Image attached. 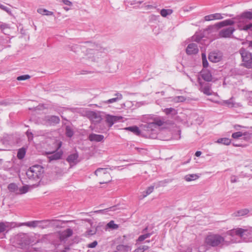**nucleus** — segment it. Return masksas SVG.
<instances>
[{"mask_svg": "<svg viewBox=\"0 0 252 252\" xmlns=\"http://www.w3.org/2000/svg\"><path fill=\"white\" fill-rule=\"evenodd\" d=\"M111 171V169L108 168H99L95 171L94 174L97 177L99 183L106 184L111 181L112 178Z\"/></svg>", "mask_w": 252, "mask_h": 252, "instance_id": "1", "label": "nucleus"}, {"mask_svg": "<svg viewBox=\"0 0 252 252\" xmlns=\"http://www.w3.org/2000/svg\"><path fill=\"white\" fill-rule=\"evenodd\" d=\"M224 239L221 236L211 233L208 235L205 239V244L211 247H217L222 243Z\"/></svg>", "mask_w": 252, "mask_h": 252, "instance_id": "2", "label": "nucleus"}, {"mask_svg": "<svg viewBox=\"0 0 252 252\" xmlns=\"http://www.w3.org/2000/svg\"><path fill=\"white\" fill-rule=\"evenodd\" d=\"M43 172V169L41 165H35L32 166L27 171L26 174L30 179H39Z\"/></svg>", "mask_w": 252, "mask_h": 252, "instance_id": "3", "label": "nucleus"}, {"mask_svg": "<svg viewBox=\"0 0 252 252\" xmlns=\"http://www.w3.org/2000/svg\"><path fill=\"white\" fill-rule=\"evenodd\" d=\"M240 53L242 58L243 65L247 68L252 67V54L243 48L240 49Z\"/></svg>", "mask_w": 252, "mask_h": 252, "instance_id": "4", "label": "nucleus"}, {"mask_svg": "<svg viewBox=\"0 0 252 252\" xmlns=\"http://www.w3.org/2000/svg\"><path fill=\"white\" fill-rule=\"evenodd\" d=\"M228 234L231 236L236 235L241 238H242L244 235L250 234L249 229L242 228H237L230 230L228 232Z\"/></svg>", "mask_w": 252, "mask_h": 252, "instance_id": "5", "label": "nucleus"}, {"mask_svg": "<svg viewBox=\"0 0 252 252\" xmlns=\"http://www.w3.org/2000/svg\"><path fill=\"white\" fill-rule=\"evenodd\" d=\"M87 116L89 119L93 123H99L102 118L99 114L93 111H89L87 113Z\"/></svg>", "mask_w": 252, "mask_h": 252, "instance_id": "6", "label": "nucleus"}, {"mask_svg": "<svg viewBox=\"0 0 252 252\" xmlns=\"http://www.w3.org/2000/svg\"><path fill=\"white\" fill-rule=\"evenodd\" d=\"M234 31V28L232 27L223 29L220 32L219 36L223 38L230 37Z\"/></svg>", "mask_w": 252, "mask_h": 252, "instance_id": "7", "label": "nucleus"}, {"mask_svg": "<svg viewBox=\"0 0 252 252\" xmlns=\"http://www.w3.org/2000/svg\"><path fill=\"white\" fill-rule=\"evenodd\" d=\"M73 234V231L70 228H67L63 231L58 232L59 236L61 240H63L71 236Z\"/></svg>", "mask_w": 252, "mask_h": 252, "instance_id": "8", "label": "nucleus"}, {"mask_svg": "<svg viewBox=\"0 0 252 252\" xmlns=\"http://www.w3.org/2000/svg\"><path fill=\"white\" fill-rule=\"evenodd\" d=\"M209 60L213 63H217L220 61L221 55L220 53L212 52L209 55Z\"/></svg>", "mask_w": 252, "mask_h": 252, "instance_id": "9", "label": "nucleus"}, {"mask_svg": "<svg viewBox=\"0 0 252 252\" xmlns=\"http://www.w3.org/2000/svg\"><path fill=\"white\" fill-rule=\"evenodd\" d=\"M198 49L196 44H189L186 49V52L189 55L195 54L198 53Z\"/></svg>", "mask_w": 252, "mask_h": 252, "instance_id": "10", "label": "nucleus"}, {"mask_svg": "<svg viewBox=\"0 0 252 252\" xmlns=\"http://www.w3.org/2000/svg\"><path fill=\"white\" fill-rule=\"evenodd\" d=\"M78 155L77 153H74L70 155L67 158L66 160L70 165H73L78 162Z\"/></svg>", "mask_w": 252, "mask_h": 252, "instance_id": "11", "label": "nucleus"}, {"mask_svg": "<svg viewBox=\"0 0 252 252\" xmlns=\"http://www.w3.org/2000/svg\"><path fill=\"white\" fill-rule=\"evenodd\" d=\"M122 118V117L107 115L106 117V121L107 123L109 124L110 126H111L115 122L120 120Z\"/></svg>", "mask_w": 252, "mask_h": 252, "instance_id": "12", "label": "nucleus"}, {"mask_svg": "<svg viewBox=\"0 0 252 252\" xmlns=\"http://www.w3.org/2000/svg\"><path fill=\"white\" fill-rule=\"evenodd\" d=\"M104 139V136L100 134L92 133L89 136V139L91 141L100 142Z\"/></svg>", "mask_w": 252, "mask_h": 252, "instance_id": "13", "label": "nucleus"}, {"mask_svg": "<svg viewBox=\"0 0 252 252\" xmlns=\"http://www.w3.org/2000/svg\"><path fill=\"white\" fill-rule=\"evenodd\" d=\"M202 78L208 82L211 81L212 80V75L211 72L208 70H204L201 72Z\"/></svg>", "mask_w": 252, "mask_h": 252, "instance_id": "14", "label": "nucleus"}, {"mask_svg": "<svg viewBox=\"0 0 252 252\" xmlns=\"http://www.w3.org/2000/svg\"><path fill=\"white\" fill-rule=\"evenodd\" d=\"M124 129L126 130H129L137 135H139L140 134V131L137 126L127 127Z\"/></svg>", "mask_w": 252, "mask_h": 252, "instance_id": "15", "label": "nucleus"}, {"mask_svg": "<svg viewBox=\"0 0 252 252\" xmlns=\"http://www.w3.org/2000/svg\"><path fill=\"white\" fill-rule=\"evenodd\" d=\"M8 189L11 192H15L18 194V188L17 186L14 183H11L8 186Z\"/></svg>", "mask_w": 252, "mask_h": 252, "instance_id": "16", "label": "nucleus"}, {"mask_svg": "<svg viewBox=\"0 0 252 252\" xmlns=\"http://www.w3.org/2000/svg\"><path fill=\"white\" fill-rule=\"evenodd\" d=\"M198 177V176L196 174H189L185 177V180L187 182H190L197 179Z\"/></svg>", "mask_w": 252, "mask_h": 252, "instance_id": "17", "label": "nucleus"}, {"mask_svg": "<svg viewBox=\"0 0 252 252\" xmlns=\"http://www.w3.org/2000/svg\"><path fill=\"white\" fill-rule=\"evenodd\" d=\"M48 121L51 125H55L59 123L60 120L58 117L52 116L48 119Z\"/></svg>", "mask_w": 252, "mask_h": 252, "instance_id": "18", "label": "nucleus"}, {"mask_svg": "<svg viewBox=\"0 0 252 252\" xmlns=\"http://www.w3.org/2000/svg\"><path fill=\"white\" fill-rule=\"evenodd\" d=\"M151 235V233H146L145 234L141 235L139 236L138 239L136 240V243H140L145 240L146 239L149 238Z\"/></svg>", "mask_w": 252, "mask_h": 252, "instance_id": "19", "label": "nucleus"}, {"mask_svg": "<svg viewBox=\"0 0 252 252\" xmlns=\"http://www.w3.org/2000/svg\"><path fill=\"white\" fill-rule=\"evenodd\" d=\"M37 12L40 14L45 15H52L53 14V12L48 11L47 10L42 8L38 9Z\"/></svg>", "mask_w": 252, "mask_h": 252, "instance_id": "20", "label": "nucleus"}, {"mask_svg": "<svg viewBox=\"0 0 252 252\" xmlns=\"http://www.w3.org/2000/svg\"><path fill=\"white\" fill-rule=\"evenodd\" d=\"M116 95L117 96L116 97L109 99L108 100H107L105 102V103H111L115 102L117 101L118 100L122 99V95L121 94H116Z\"/></svg>", "mask_w": 252, "mask_h": 252, "instance_id": "21", "label": "nucleus"}, {"mask_svg": "<svg viewBox=\"0 0 252 252\" xmlns=\"http://www.w3.org/2000/svg\"><path fill=\"white\" fill-rule=\"evenodd\" d=\"M218 143H222L226 145H229L231 143V140L227 138H219L217 140Z\"/></svg>", "mask_w": 252, "mask_h": 252, "instance_id": "22", "label": "nucleus"}, {"mask_svg": "<svg viewBox=\"0 0 252 252\" xmlns=\"http://www.w3.org/2000/svg\"><path fill=\"white\" fill-rule=\"evenodd\" d=\"M149 247L146 245H141L135 249L133 252H144L148 250Z\"/></svg>", "mask_w": 252, "mask_h": 252, "instance_id": "23", "label": "nucleus"}, {"mask_svg": "<svg viewBox=\"0 0 252 252\" xmlns=\"http://www.w3.org/2000/svg\"><path fill=\"white\" fill-rule=\"evenodd\" d=\"M154 190V186H152L148 187L145 191L143 192V197H145L153 192Z\"/></svg>", "mask_w": 252, "mask_h": 252, "instance_id": "24", "label": "nucleus"}, {"mask_svg": "<svg viewBox=\"0 0 252 252\" xmlns=\"http://www.w3.org/2000/svg\"><path fill=\"white\" fill-rule=\"evenodd\" d=\"M62 156V152H58L49 157L50 160L60 159Z\"/></svg>", "mask_w": 252, "mask_h": 252, "instance_id": "25", "label": "nucleus"}, {"mask_svg": "<svg viewBox=\"0 0 252 252\" xmlns=\"http://www.w3.org/2000/svg\"><path fill=\"white\" fill-rule=\"evenodd\" d=\"M25 154H26L25 149H24V148L20 149L18 150V152L17 153V158L20 159H23L25 156Z\"/></svg>", "mask_w": 252, "mask_h": 252, "instance_id": "26", "label": "nucleus"}, {"mask_svg": "<svg viewBox=\"0 0 252 252\" xmlns=\"http://www.w3.org/2000/svg\"><path fill=\"white\" fill-rule=\"evenodd\" d=\"M202 91L203 92L204 94L208 95H210L212 94V92L211 90V87L209 86H205L204 87L202 88Z\"/></svg>", "mask_w": 252, "mask_h": 252, "instance_id": "27", "label": "nucleus"}, {"mask_svg": "<svg viewBox=\"0 0 252 252\" xmlns=\"http://www.w3.org/2000/svg\"><path fill=\"white\" fill-rule=\"evenodd\" d=\"M29 187L28 186H24L18 189V194H24L27 192L29 190Z\"/></svg>", "mask_w": 252, "mask_h": 252, "instance_id": "28", "label": "nucleus"}, {"mask_svg": "<svg viewBox=\"0 0 252 252\" xmlns=\"http://www.w3.org/2000/svg\"><path fill=\"white\" fill-rule=\"evenodd\" d=\"M107 226L112 229H117L119 228V225L115 224L114 220H111L107 224Z\"/></svg>", "mask_w": 252, "mask_h": 252, "instance_id": "29", "label": "nucleus"}, {"mask_svg": "<svg viewBox=\"0 0 252 252\" xmlns=\"http://www.w3.org/2000/svg\"><path fill=\"white\" fill-rule=\"evenodd\" d=\"M242 17L249 20L252 19V12L251 11H247L244 12L242 14Z\"/></svg>", "mask_w": 252, "mask_h": 252, "instance_id": "30", "label": "nucleus"}, {"mask_svg": "<svg viewBox=\"0 0 252 252\" xmlns=\"http://www.w3.org/2000/svg\"><path fill=\"white\" fill-rule=\"evenodd\" d=\"M172 11L171 9H163L160 11V14L163 17H166L168 15L172 13Z\"/></svg>", "mask_w": 252, "mask_h": 252, "instance_id": "31", "label": "nucleus"}, {"mask_svg": "<svg viewBox=\"0 0 252 252\" xmlns=\"http://www.w3.org/2000/svg\"><path fill=\"white\" fill-rule=\"evenodd\" d=\"M246 133H243L242 132L238 131L236 132H234L232 134V137L234 139H238L243 135H245Z\"/></svg>", "mask_w": 252, "mask_h": 252, "instance_id": "32", "label": "nucleus"}, {"mask_svg": "<svg viewBox=\"0 0 252 252\" xmlns=\"http://www.w3.org/2000/svg\"><path fill=\"white\" fill-rule=\"evenodd\" d=\"M66 134L69 137H72L73 135V131L69 126H66Z\"/></svg>", "mask_w": 252, "mask_h": 252, "instance_id": "33", "label": "nucleus"}, {"mask_svg": "<svg viewBox=\"0 0 252 252\" xmlns=\"http://www.w3.org/2000/svg\"><path fill=\"white\" fill-rule=\"evenodd\" d=\"M163 112L166 114L168 115L172 112H174V114L176 113V111L172 108H165L163 110Z\"/></svg>", "mask_w": 252, "mask_h": 252, "instance_id": "34", "label": "nucleus"}, {"mask_svg": "<svg viewBox=\"0 0 252 252\" xmlns=\"http://www.w3.org/2000/svg\"><path fill=\"white\" fill-rule=\"evenodd\" d=\"M252 27V24H249L248 25H247L246 26H244L243 27H241L239 26V30H244V31H247L250 28Z\"/></svg>", "mask_w": 252, "mask_h": 252, "instance_id": "35", "label": "nucleus"}, {"mask_svg": "<svg viewBox=\"0 0 252 252\" xmlns=\"http://www.w3.org/2000/svg\"><path fill=\"white\" fill-rule=\"evenodd\" d=\"M234 23V22L233 21H232V20L228 19L223 21L222 24H223V25H224V26H227L229 25H233Z\"/></svg>", "mask_w": 252, "mask_h": 252, "instance_id": "36", "label": "nucleus"}, {"mask_svg": "<svg viewBox=\"0 0 252 252\" xmlns=\"http://www.w3.org/2000/svg\"><path fill=\"white\" fill-rule=\"evenodd\" d=\"M62 142L60 141L56 140L54 143V150H58L62 146Z\"/></svg>", "mask_w": 252, "mask_h": 252, "instance_id": "37", "label": "nucleus"}, {"mask_svg": "<svg viewBox=\"0 0 252 252\" xmlns=\"http://www.w3.org/2000/svg\"><path fill=\"white\" fill-rule=\"evenodd\" d=\"M248 213V210H240V211H239L237 212V215L236 216H244L246 214H247V213Z\"/></svg>", "mask_w": 252, "mask_h": 252, "instance_id": "38", "label": "nucleus"}, {"mask_svg": "<svg viewBox=\"0 0 252 252\" xmlns=\"http://www.w3.org/2000/svg\"><path fill=\"white\" fill-rule=\"evenodd\" d=\"M30 78L29 75H22L20 76L17 77L18 80H25Z\"/></svg>", "mask_w": 252, "mask_h": 252, "instance_id": "39", "label": "nucleus"}, {"mask_svg": "<svg viewBox=\"0 0 252 252\" xmlns=\"http://www.w3.org/2000/svg\"><path fill=\"white\" fill-rule=\"evenodd\" d=\"M97 245V242L96 241H94L93 243L89 244L88 245V247L90 248H95Z\"/></svg>", "mask_w": 252, "mask_h": 252, "instance_id": "40", "label": "nucleus"}, {"mask_svg": "<svg viewBox=\"0 0 252 252\" xmlns=\"http://www.w3.org/2000/svg\"><path fill=\"white\" fill-rule=\"evenodd\" d=\"M154 124L158 126H161L164 124V122L161 120H157L155 121Z\"/></svg>", "mask_w": 252, "mask_h": 252, "instance_id": "41", "label": "nucleus"}, {"mask_svg": "<svg viewBox=\"0 0 252 252\" xmlns=\"http://www.w3.org/2000/svg\"><path fill=\"white\" fill-rule=\"evenodd\" d=\"M6 225L4 223H0V233L5 230Z\"/></svg>", "mask_w": 252, "mask_h": 252, "instance_id": "42", "label": "nucleus"}, {"mask_svg": "<svg viewBox=\"0 0 252 252\" xmlns=\"http://www.w3.org/2000/svg\"><path fill=\"white\" fill-rule=\"evenodd\" d=\"M0 8L6 11L7 13L10 12V11L8 8H7V7H6L2 4H0Z\"/></svg>", "mask_w": 252, "mask_h": 252, "instance_id": "43", "label": "nucleus"}, {"mask_svg": "<svg viewBox=\"0 0 252 252\" xmlns=\"http://www.w3.org/2000/svg\"><path fill=\"white\" fill-rule=\"evenodd\" d=\"M214 14L210 15L208 16H206L205 17V20L206 21H210V20H214Z\"/></svg>", "mask_w": 252, "mask_h": 252, "instance_id": "44", "label": "nucleus"}, {"mask_svg": "<svg viewBox=\"0 0 252 252\" xmlns=\"http://www.w3.org/2000/svg\"><path fill=\"white\" fill-rule=\"evenodd\" d=\"M62 2L65 5H68V6H71L72 3V2L68 0H63Z\"/></svg>", "mask_w": 252, "mask_h": 252, "instance_id": "45", "label": "nucleus"}, {"mask_svg": "<svg viewBox=\"0 0 252 252\" xmlns=\"http://www.w3.org/2000/svg\"><path fill=\"white\" fill-rule=\"evenodd\" d=\"M27 136L28 137V138L29 140H32V138H33V135H32V133L31 132H29V131H27Z\"/></svg>", "mask_w": 252, "mask_h": 252, "instance_id": "46", "label": "nucleus"}, {"mask_svg": "<svg viewBox=\"0 0 252 252\" xmlns=\"http://www.w3.org/2000/svg\"><path fill=\"white\" fill-rule=\"evenodd\" d=\"M202 63H203V65L204 67H206L208 66V63L206 58L203 59V60H202Z\"/></svg>", "mask_w": 252, "mask_h": 252, "instance_id": "47", "label": "nucleus"}, {"mask_svg": "<svg viewBox=\"0 0 252 252\" xmlns=\"http://www.w3.org/2000/svg\"><path fill=\"white\" fill-rule=\"evenodd\" d=\"M214 20L215 19H220L222 18V17L220 14H214Z\"/></svg>", "mask_w": 252, "mask_h": 252, "instance_id": "48", "label": "nucleus"}, {"mask_svg": "<svg viewBox=\"0 0 252 252\" xmlns=\"http://www.w3.org/2000/svg\"><path fill=\"white\" fill-rule=\"evenodd\" d=\"M95 233V231L94 230H90L87 231L88 235H92Z\"/></svg>", "mask_w": 252, "mask_h": 252, "instance_id": "49", "label": "nucleus"}, {"mask_svg": "<svg viewBox=\"0 0 252 252\" xmlns=\"http://www.w3.org/2000/svg\"><path fill=\"white\" fill-rule=\"evenodd\" d=\"M222 23H223V21L218 23L217 24V27L219 28H221V27H225L224 25H223V24H222Z\"/></svg>", "mask_w": 252, "mask_h": 252, "instance_id": "50", "label": "nucleus"}, {"mask_svg": "<svg viewBox=\"0 0 252 252\" xmlns=\"http://www.w3.org/2000/svg\"><path fill=\"white\" fill-rule=\"evenodd\" d=\"M201 154V152L200 151H197L196 153H195V156L196 157H199Z\"/></svg>", "mask_w": 252, "mask_h": 252, "instance_id": "51", "label": "nucleus"}, {"mask_svg": "<svg viewBox=\"0 0 252 252\" xmlns=\"http://www.w3.org/2000/svg\"><path fill=\"white\" fill-rule=\"evenodd\" d=\"M7 26L6 25H1L0 26V28L2 30H3L4 29L7 28Z\"/></svg>", "mask_w": 252, "mask_h": 252, "instance_id": "52", "label": "nucleus"}, {"mask_svg": "<svg viewBox=\"0 0 252 252\" xmlns=\"http://www.w3.org/2000/svg\"><path fill=\"white\" fill-rule=\"evenodd\" d=\"M223 103H224L225 104L227 105V106H228V105H230L231 104V103L228 102V100L224 101L223 102Z\"/></svg>", "mask_w": 252, "mask_h": 252, "instance_id": "53", "label": "nucleus"}, {"mask_svg": "<svg viewBox=\"0 0 252 252\" xmlns=\"http://www.w3.org/2000/svg\"><path fill=\"white\" fill-rule=\"evenodd\" d=\"M206 55L205 53H202V60H203V59H206Z\"/></svg>", "mask_w": 252, "mask_h": 252, "instance_id": "54", "label": "nucleus"}, {"mask_svg": "<svg viewBox=\"0 0 252 252\" xmlns=\"http://www.w3.org/2000/svg\"><path fill=\"white\" fill-rule=\"evenodd\" d=\"M249 46L252 47V40L249 42Z\"/></svg>", "mask_w": 252, "mask_h": 252, "instance_id": "55", "label": "nucleus"}, {"mask_svg": "<svg viewBox=\"0 0 252 252\" xmlns=\"http://www.w3.org/2000/svg\"><path fill=\"white\" fill-rule=\"evenodd\" d=\"M63 9H64L65 11H68V10H69V8H67V7H64L63 8Z\"/></svg>", "mask_w": 252, "mask_h": 252, "instance_id": "56", "label": "nucleus"}, {"mask_svg": "<svg viewBox=\"0 0 252 252\" xmlns=\"http://www.w3.org/2000/svg\"><path fill=\"white\" fill-rule=\"evenodd\" d=\"M147 242L149 243L150 241L149 240L147 241Z\"/></svg>", "mask_w": 252, "mask_h": 252, "instance_id": "57", "label": "nucleus"}, {"mask_svg": "<svg viewBox=\"0 0 252 252\" xmlns=\"http://www.w3.org/2000/svg\"><path fill=\"white\" fill-rule=\"evenodd\" d=\"M27 225L28 226H30V225L29 224H27Z\"/></svg>", "mask_w": 252, "mask_h": 252, "instance_id": "58", "label": "nucleus"}]
</instances>
